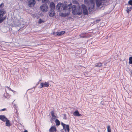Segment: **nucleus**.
Listing matches in <instances>:
<instances>
[{"mask_svg":"<svg viewBox=\"0 0 132 132\" xmlns=\"http://www.w3.org/2000/svg\"><path fill=\"white\" fill-rule=\"evenodd\" d=\"M84 3L88 7L89 12L92 11L94 9L95 4L93 0H84Z\"/></svg>","mask_w":132,"mask_h":132,"instance_id":"obj_1","label":"nucleus"},{"mask_svg":"<svg viewBox=\"0 0 132 132\" xmlns=\"http://www.w3.org/2000/svg\"><path fill=\"white\" fill-rule=\"evenodd\" d=\"M6 13V11L3 8L0 10V23H1L6 18V16H4Z\"/></svg>","mask_w":132,"mask_h":132,"instance_id":"obj_2","label":"nucleus"},{"mask_svg":"<svg viewBox=\"0 0 132 132\" xmlns=\"http://www.w3.org/2000/svg\"><path fill=\"white\" fill-rule=\"evenodd\" d=\"M61 125L63 126V129L61 130V132H69V125H66L63 122L61 123Z\"/></svg>","mask_w":132,"mask_h":132,"instance_id":"obj_3","label":"nucleus"},{"mask_svg":"<svg viewBox=\"0 0 132 132\" xmlns=\"http://www.w3.org/2000/svg\"><path fill=\"white\" fill-rule=\"evenodd\" d=\"M63 6V4L61 2H59L56 6V9L57 11L59 12L61 11L62 10Z\"/></svg>","mask_w":132,"mask_h":132,"instance_id":"obj_4","label":"nucleus"},{"mask_svg":"<svg viewBox=\"0 0 132 132\" xmlns=\"http://www.w3.org/2000/svg\"><path fill=\"white\" fill-rule=\"evenodd\" d=\"M106 63H104V65H103V64L101 62L98 63H96L95 64L94 67L100 68L102 67H103L104 68L106 66Z\"/></svg>","mask_w":132,"mask_h":132,"instance_id":"obj_5","label":"nucleus"},{"mask_svg":"<svg viewBox=\"0 0 132 132\" xmlns=\"http://www.w3.org/2000/svg\"><path fill=\"white\" fill-rule=\"evenodd\" d=\"M73 7L72 9V13L75 15H78L77 9V6L76 5H73Z\"/></svg>","mask_w":132,"mask_h":132,"instance_id":"obj_6","label":"nucleus"},{"mask_svg":"<svg viewBox=\"0 0 132 132\" xmlns=\"http://www.w3.org/2000/svg\"><path fill=\"white\" fill-rule=\"evenodd\" d=\"M29 5L31 7H34L36 3L35 0H30L28 2Z\"/></svg>","mask_w":132,"mask_h":132,"instance_id":"obj_7","label":"nucleus"},{"mask_svg":"<svg viewBox=\"0 0 132 132\" xmlns=\"http://www.w3.org/2000/svg\"><path fill=\"white\" fill-rule=\"evenodd\" d=\"M40 86H41L40 88L46 87H48L49 86V83L48 82H41L40 83Z\"/></svg>","mask_w":132,"mask_h":132,"instance_id":"obj_8","label":"nucleus"},{"mask_svg":"<svg viewBox=\"0 0 132 132\" xmlns=\"http://www.w3.org/2000/svg\"><path fill=\"white\" fill-rule=\"evenodd\" d=\"M48 8V6L47 5H43L40 7L41 9L44 12H46Z\"/></svg>","mask_w":132,"mask_h":132,"instance_id":"obj_9","label":"nucleus"},{"mask_svg":"<svg viewBox=\"0 0 132 132\" xmlns=\"http://www.w3.org/2000/svg\"><path fill=\"white\" fill-rule=\"evenodd\" d=\"M102 0H96V4L97 7H99L102 5Z\"/></svg>","mask_w":132,"mask_h":132,"instance_id":"obj_10","label":"nucleus"},{"mask_svg":"<svg viewBox=\"0 0 132 132\" xmlns=\"http://www.w3.org/2000/svg\"><path fill=\"white\" fill-rule=\"evenodd\" d=\"M7 118L4 115H0V119L2 120L3 121L5 122L7 120Z\"/></svg>","mask_w":132,"mask_h":132,"instance_id":"obj_11","label":"nucleus"},{"mask_svg":"<svg viewBox=\"0 0 132 132\" xmlns=\"http://www.w3.org/2000/svg\"><path fill=\"white\" fill-rule=\"evenodd\" d=\"M55 7L54 3L53 2H51L50 4V8L51 10H54Z\"/></svg>","mask_w":132,"mask_h":132,"instance_id":"obj_12","label":"nucleus"},{"mask_svg":"<svg viewBox=\"0 0 132 132\" xmlns=\"http://www.w3.org/2000/svg\"><path fill=\"white\" fill-rule=\"evenodd\" d=\"M55 14L54 10H51L49 14V16H50L53 17L54 16Z\"/></svg>","mask_w":132,"mask_h":132,"instance_id":"obj_13","label":"nucleus"},{"mask_svg":"<svg viewBox=\"0 0 132 132\" xmlns=\"http://www.w3.org/2000/svg\"><path fill=\"white\" fill-rule=\"evenodd\" d=\"M73 114L75 116L80 117L81 116V114L79 113L78 110L76 111L73 113Z\"/></svg>","mask_w":132,"mask_h":132,"instance_id":"obj_14","label":"nucleus"},{"mask_svg":"<svg viewBox=\"0 0 132 132\" xmlns=\"http://www.w3.org/2000/svg\"><path fill=\"white\" fill-rule=\"evenodd\" d=\"M49 130L50 132H56V128L55 126H52L50 129Z\"/></svg>","mask_w":132,"mask_h":132,"instance_id":"obj_15","label":"nucleus"},{"mask_svg":"<svg viewBox=\"0 0 132 132\" xmlns=\"http://www.w3.org/2000/svg\"><path fill=\"white\" fill-rule=\"evenodd\" d=\"M78 15H81L82 13V9L80 7H79L77 8Z\"/></svg>","mask_w":132,"mask_h":132,"instance_id":"obj_16","label":"nucleus"},{"mask_svg":"<svg viewBox=\"0 0 132 132\" xmlns=\"http://www.w3.org/2000/svg\"><path fill=\"white\" fill-rule=\"evenodd\" d=\"M65 33V31H62L61 32H57L56 33V35L60 36L64 34Z\"/></svg>","mask_w":132,"mask_h":132,"instance_id":"obj_17","label":"nucleus"},{"mask_svg":"<svg viewBox=\"0 0 132 132\" xmlns=\"http://www.w3.org/2000/svg\"><path fill=\"white\" fill-rule=\"evenodd\" d=\"M69 12L67 13H61L60 15L63 17H65L67 16H68L69 14Z\"/></svg>","mask_w":132,"mask_h":132,"instance_id":"obj_18","label":"nucleus"},{"mask_svg":"<svg viewBox=\"0 0 132 132\" xmlns=\"http://www.w3.org/2000/svg\"><path fill=\"white\" fill-rule=\"evenodd\" d=\"M51 116H52V117L51 119V122H52V121L53 119H54V117H56V116H55L54 115V112L53 111H52L51 112Z\"/></svg>","mask_w":132,"mask_h":132,"instance_id":"obj_19","label":"nucleus"},{"mask_svg":"<svg viewBox=\"0 0 132 132\" xmlns=\"http://www.w3.org/2000/svg\"><path fill=\"white\" fill-rule=\"evenodd\" d=\"M6 122V126H10V122L9 120L7 119L5 121Z\"/></svg>","mask_w":132,"mask_h":132,"instance_id":"obj_20","label":"nucleus"},{"mask_svg":"<svg viewBox=\"0 0 132 132\" xmlns=\"http://www.w3.org/2000/svg\"><path fill=\"white\" fill-rule=\"evenodd\" d=\"M73 7V6H72V4L71 3L68 5L67 6V8L68 9H70L72 8V9Z\"/></svg>","mask_w":132,"mask_h":132,"instance_id":"obj_21","label":"nucleus"},{"mask_svg":"<svg viewBox=\"0 0 132 132\" xmlns=\"http://www.w3.org/2000/svg\"><path fill=\"white\" fill-rule=\"evenodd\" d=\"M132 9V7H128L127 8L126 11L127 13H129V12L131 11Z\"/></svg>","mask_w":132,"mask_h":132,"instance_id":"obj_22","label":"nucleus"},{"mask_svg":"<svg viewBox=\"0 0 132 132\" xmlns=\"http://www.w3.org/2000/svg\"><path fill=\"white\" fill-rule=\"evenodd\" d=\"M55 122L57 126H59L60 125V121L57 119H56L55 120Z\"/></svg>","mask_w":132,"mask_h":132,"instance_id":"obj_23","label":"nucleus"},{"mask_svg":"<svg viewBox=\"0 0 132 132\" xmlns=\"http://www.w3.org/2000/svg\"><path fill=\"white\" fill-rule=\"evenodd\" d=\"M83 12L84 14H88V11L86 9H84Z\"/></svg>","mask_w":132,"mask_h":132,"instance_id":"obj_24","label":"nucleus"},{"mask_svg":"<svg viewBox=\"0 0 132 132\" xmlns=\"http://www.w3.org/2000/svg\"><path fill=\"white\" fill-rule=\"evenodd\" d=\"M42 2L44 3H48L49 2L48 0H42Z\"/></svg>","mask_w":132,"mask_h":132,"instance_id":"obj_25","label":"nucleus"},{"mask_svg":"<svg viewBox=\"0 0 132 132\" xmlns=\"http://www.w3.org/2000/svg\"><path fill=\"white\" fill-rule=\"evenodd\" d=\"M129 63L130 64L132 63V57H130L129 58Z\"/></svg>","mask_w":132,"mask_h":132,"instance_id":"obj_26","label":"nucleus"},{"mask_svg":"<svg viewBox=\"0 0 132 132\" xmlns=\"http://www.w3.org/2000/svg\"><path fill=\"white\" fill-rule=\"evenodd\" d=\"M108 132H111V130L110 129V126L109 125L107 127Z\"/></svg>","mask_w":132,"mask_h":132,"instance_id":"obj_27","label":"nucleus"},{"mask_svg":"<svg viewBox=\"0 0 132 132\" xmlns=\"http://www.w3.org/2000/svg\"><path fill=\"white\" fill-rule=\"evenodd\" d=\"M67 8V6L66 5H64L63 4V6L62 10H65Z\"/></svg>","mask_w":132,"mask_h":132,"instance_id":"obj_28","label":"nucleus"},{"mask_svg":"<svg viewBox=\"0 0 132 132\" xmlns=\"http://www.w3.org/2000/svg\"><path fill=\"white\" fill-rule=\"evenodd\" d=\"M44 22V21H43L41 19H40L39 20V21L38 23L39 24H41L42 22Z\"/></svg>","mask_w":132,"mask_h":132,"instance_id":"obj_29","label":"nucleus"},{"mask_svg":"<svg viewBox=\"0 0 132 132\" xmlns=\"http://www.w3.org/2000/svg\"><path fill=\"white\" fill-rule=\"evenodd\" d=\"M128 3L129 4L132 5V0H130L128 2Z\"/></svg>","mask_w":132,"mask_h":132,"instance_id":"obj_30","label":"nucleus"},{"mask_svg":"<svg viewBox=\"0 0 132 132\" xmlns=\"http://www.w3.org/2000/svg\"><path fill=\"white\" fill-rule=\"evenodd\" d=\"M4 5L3 3H2L0 5V7L2 8L4 6Z\"/></svg>","mask_w":132,"mask_h":132,"instance_id":"obj_31","label":"nucleus"},{"mask_svg":"<svg viewBox=\"0 0 132 132\" xmlns=\"http://www.w3.org/2000/svg\"><path fill=\"white\" fill-rule=\"evenodd\" d=\"M63 119H67L66 115L65 114H64V115Z\"/></svg>","mask_w":132,"mask_h":132,"instance_id":"obj_32","label":"nucleus"},{"mask_svg":"<svg viewBox=\"0 0 132 132\" xmlns=\"http://www.w3.org/2000/svg\"><path fill=\"white\" fill-rule=\"evenodd\" d=\"M6 87L7 88L9 89L10 90H11V91H13V90L10 88L9 87H8L6 86Z\"/></svg>","mask_w":132,"mask_h":132,"instance_id":"obj_33","label":"nucleus"},{"mask_svg":"<svg viewBox=\"0 0 132 132\" xmlns=\"http://www.w3.org/2000/svg\"><path fill=\"white\" fill-rule=\"evenodd\" d=\"M6 110V109L5 108H4L3 109H2L1 110V111H5Z\"/></svg>","mask_w":132,"mask_h":132,"instance_id":"obj_34","label":"nucleus"},{"mask_svg":"<svg viewBox=\"0 0 132 132\" xmlns=\"http://www.w3.org/2000/svg\"><path fill=\"white\" fill-rule=\"evenodd\" d=\"M54 2H56L59 1V0H53Z\"/></svg>","mask_w":132,"mask_h":132,"instance_id":"obj_35","label":"nucleus"},{"mask_svg":"<svg viewBox=\"0 0 132 132\" xmlns=\"http://www.w3.org/2000/svg\"><path fill=\"white\" fill-rule=\"evenodd\" d=\"M24 132H28V131L27 130H25Z\"/></svg>","mask_w":132,"mask_h":132,"instance_id":"obj_36","label":"nucleus"},{"mask_svg":"<svg viewBox=\"0 0 132 132\" xmlns=\"http://www.w3.org/2000/svg\"><path fill=\"white\" fill-rule=\"evenodd\" d=\"M75 2L76 3V4H77V3H78V2H77L76 1H75Z\"/></svg>","mask_w":132,"mask_h":132,"instance_id":"obj_37","label":"nucleus"},{"mask_svg":"<svg viewBox=\"0 0 132 132\" xmlns=\"http://www.w3.org/2000/svg\"><path fill=\"white\" fill-rule=\"evenodd\" d=\"M38 1H40V0H37Z\"/></svg>","mask_w":132,"mask_h":132,"instance_id":"obj_38","label":"nucleus"},{"mask_svg":"<svg viewBox=\"0 0 132 132\" xmlns=\"http://www.w3.org/2000/svg\"><path fill=\"white\" fill-rule=\"evenodd\" d=\"M41 80H40V81H41Z\"/></svg>","mask_w":132,"mask_h":132,"instance_id":"obj_39","label":"nucleus"},{"mask_svg":"<svg viewBox=\"0 0 132 132\" xmlns=\"http://www.w3.org/2000/svg\"><path fill=\"white\" fill-rule=\"evenodd\" d=\"M62 132H64H64L63 131H62Z\"/></svg>","mask_w":132,"mask_h":132,"instance_id":"obj_40","label":"nucleus"}]
</instances>
